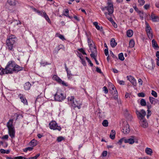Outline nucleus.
I'll return each mask as SVG.
<instances>
[{
    "label": "nucleus",
    "instance_id": "obj_14",
    "mask_svg": "<svg viewBox=\"0 0 159 159\" xmlns=\"http://www.w3.org/2000/svg\"><path fill=\"white\" fill-rule=\"evenodd\" d=\"M110 85L111 87L112 90H114V94H115L116 96L114 97V99H117L118 98V94L117 90H116L114 86L112 84H110Z\"/></svg>",
    "mask_w": 159,
    "mask_h": 159
},
{
    "label": "nucleus",
    "instance_id": "obj_56",
    "mask_svg": "<svg viewBox=\"0 0 159 159\" xmlns=\"http://www.w3.org/2000/svg\"><path fill=\"white\" fill-rule=\"evenodd\" d=\"M148 114L147 115V118H148L149 116L151 115V112L150 111V110H148Z\"/></svg>",
    "mask_w": 159,
    "mask_h": 159
},
{
    "label": "nucleus",
    "instance_id": "obj_23",
    "mask_svg": "<svg viewBox=\"0 0 159 159\" xmlns=\"http://www.w3.org/2000/svg\"><path fill=\"white\" fill-rule=\"evenodd\" d=\"M31 86V84L29 82H26L24 85V88L25 90H28L30 89Z\"/></svg>",
    "mask_w": 159,
    "mask_h": 159
},
{
    "label": "nucleus",
    "instance_id": "obj_45",
    "mask_svg": "<svg viewBox=\"0 0 159 159\" xmlns=\"http://www.w3.org/2000/svg\"><path fill=\"white\" fill-rule=\"evenodd\" d=\"M64 138L62 136H60L57 138V140L58 142H60L62 140H64Z\"/></svg>",
    "mask_w": 159,
    "mask_h": 159
},
{
    "label": "nucleus",
    "instance_id": "obj_41",
    "mask_svg": "<svg viewBox=\"0 0 159 159\" xmlns=\"http://www.w3.org/2000/svg\"><path fill=\"white\" fill-rule=\"evenodd\" d=\"M5 69H3L2 68H0V75H2L5 73H5Z\"/></svg>",
    "mask_w": 159,
    "mask_h": 159
},
{
    "label": "nucleus",
    "instance_id": "obj_51",
    "mask_svg": "<svg viewBox=\"0 0 159 159\" xmlns=\"http://www.w3.org/2000/svg\"><path fill=\"white\" fill-rule=\"evenodd\" d=\"M59 83L61 84L64 86H67V85L66 84V83L64 81H62L61 80V81H60V82H59Z\"/></svg>",
    "mask_w": 159,
    "mask_h": 159
},
{
    "label": "nucleus",
    "instance_id": "obj_32",
    "mask_svg": "<svg viewBox=\"0 0 159 159\" xmlns=\"http://www.w3.org/2000/svg\"><path fill=\"white\" fill-rule=\"evenodd\" d=\"M33 149V148L32 147H29L23 149V150L24 152H27L28 151H32Z\"/></svg>",
    "mask_w": 159,
    "mask_h": 159
},
{
    "label": "nucleus",
    "instance_id": "obj_62",
    "mask_svg": "<svg viewBox=\"0 0 159 159\" xmlns=\"http://www.w3.org/2000/svg\"><path fill=\"white\" fill-rule=\"evenodd\" d=\"M80 58L81 60L82 64L84 66H85L86 65L85 61L84 60H83V59L81 58V57H80Z\"/></svg>",
    "mask_w": 159,
    "mask_h": 159
},
{
    "label": "nucleus",
    "instance_id": "obj_9",
    "mask_svg": "<svg viewBox=\"0 0 159 159\" xmlns=\"http://www.w3.org/2000/svg\"><path fill=\"white\" fill-rule=\"evenodd\" d=\"M71 105L74 109L77 107L78 109H80L81 107V106L82 105V103L75 101V102H73Z\"/></svg>",
    "mask_w": 159,
    "mask_h": 159
},
{
    "label": "nucleus",
    "instance_id": "obj_48",
    "mask_svg": "<svg viewBox=\"0 0 159 159\" xmlns=\"http://www.w3.org/2000/svg\"><path fill=\"white\" fill-rule=\"evenodd\" d=\"M98 115L99 117L100 118H104V115H103V114H102L100 112H98Z\"/></svg>",
    "mask_w": 159,
    "mask_h": 159
},
{
    "label": "nucleus",
    "instance_id": "obj_61",
    "mask_svg": "<svg viewBox=\"0 0 159 159\" xmlns=\"http://www.w3.org/2000/svg\"><path fill=\"white\" fill-rule=\"evenodd\" d=\"M149 7H150V5H148V4H146L144 6V8L145 9H146V10L148 9L149 8Z\"/></svg>",
    "mask_w": 159,
    "mask_h": 159
},
{
    "label": "nucleus",
    "instance_id": "obj_1",
    "mask_svg": "<svg viewBox=\"0 0 159 159\" xmlns=\"http://www.w3.org/2000/svg\"><path fill=\"white\" fill-rule=\"evenodd\" d=\"M23 68L17 65L14 61L8 62L5 68L6 74L11 73L13 71H18L22 70Z\"/></svg>",
    "mask_w": 159,
    "mask_h": 159
},
{
    "label": "nucleus",
    "instance_id": "obj_38",
    "mask_svg": "<svg viewBox=\"0 0 159 159\" xmlns=\"http://www.w3.org/2000/svg\"><path fill=\"white\" fill-rule=\"evenodd\" d=\"M93 25L95 26L96 28L98 30H100V27L98 25V23L97 22H94L93 23Z\"/></svg>",
    "mask_w": 159,
    "mask_h": 159
},
{
    "label": "nucleus",
    "instance_id": "obj_8",
    "mask_svg": "<svg viewBox=\"0 0 159 159\" xmlns=\"http://www.w3.org/2000/svg\"><path fill=\"white\" fill-rule=\"evenodd\" d=\"M130 131L129 126L127 123H124L122 131L125 134H128Z\"/></svg>",
    "mask_w": 159,
    "mask_h": 159
},
{
    "label": "nucleus",
    "instance_id": "obj_20",
    "mask_svg": "<svg viewBox=\"0 0 159 159\" xmlns=\"http://www.w3.org/2000/svg\"><path fill=\"white\" fill-rule=\"evenodd\" d=\"M74 96H71L68 97L67 98L68 103L71 105L74 102Z\"/></svg>",
    "mask_w": 159,
    "mask_h": 159
},
{
    "label": "nucleus",
    "instance_id": "obj_10",
    "mask_svg": "<svg viewBox=\"0 0 159 159\" xmlns=\"http://www.w3.org/2000/svg\"><path fill=\"white\" fill-rule=\"evenodd\" d=\"M151 17L153 22H156L159 21V17L157 16L153 12L151 13Z\"/></svg>",
    "mask_w": 159,
    "mask_h": 159
},
{
    "label": "nucleus",
    "instance_id": "obj_7",
    "mask_svg": "<svg viewBox=\"0 0 159 159\" xmlns=\"http://www.w3.org/2000/svg\"><path fill=\"white\" fill-rule=\"evenodd\" d=\"M50 128L53 130H57L60 131L61 128L60 126H59L56 122L54 121H52L49 124Z\"/></svg>",
    "mask_w": 159,
    "mask_h": 159
},
{
    "label": "nucleus",
    "instance_id": "obj_55",
    "mask_svg": "<svg viewBox=\"0 0 159 159\" xmlns=\"http://www.w3.org/2000/svg\"><path fill=\"white\" fill-rule=\"evenodd\" d=\"M107 152L106 151H104L102 153V155L103 157H106L107 156Z\"/></svg>",
    "mask_w": 159,
    "mask_h": 159
},
{
    "label": "nucleus",
    "instance_id": "obj_16",
    "mask_svg": "<svg viewBox=\"0 0 159 159\" xmlns=\"http://www.w3.org/2000/svg\"><path fill=\"white\" fill-rule=\"evenodd\" d=\"M19 96L22 102H23L25 104L27 105V101L25 98H24L23 96L22 95L20 94L19 95Z\"/></svg>",
    "mask_w": 159,
    "mask_h": 159
},
{
    "label": "nucleus",
    "instance_id": "obj_57",
    "mask_svg": "<svg viewBox=\"0 0 159 159\" xmlns=\"http://www.w3.org/2000/svg\"><path fill=\"white\" fill-rule=\"evenodd\" d=\"M104 53L106 56H107L108 54V48L105 49L104 50Z\"/></svg>",
    "mask_w": 159,
    "mask_h": 159
},
{
    "label": "nucleus",
    "instance_id": "obj_54",
    "mask_svg": "<svg viewBox=\"0 0 159 159\" xmlns=\"http://www.w3.org/2000/svg\"><path fill=\"white\" fill-rule=\"evenodd\" d=\"M124 140H125V138L121 139L118 141V143H120L121 144L123 141L124 142Z\"/></svg>",
    "mask_w": 159,
    "mask_h": 159
},
{
    "label": "nucleus",
    "instance_id": "obj_36",
    "mask_svg": "<svg viewBox=\"0 0 159 159\" xmlns=\"http://www.w3.org/2000/svg\"><path fill=\"white\" fill-rule=\"evenodd\" d=\"M108 121L107 120H104L102 122V125L105 127H107L108 125Z\"/></svg>",
    "mask_w": 159,
    "mask_h": 159
},
{
    "label": "nucleus",
    "instance_id": "obj_42",
    "mask_svg": "<svg viewBox=\"0 0 159 159\" xmlns=\"http://www.w3.org/2000/svg\"><path fill=\"white\" fill-rule=\"evenodd\" d=\"M138 2L141 6H143L145 3V1L144 0H138Z\"/></svg>",
    "mask_w": 159,
    "mask_h": 159
},
{
    "label": "nucleus",
    "instance_id": "obj_4",
    "mask_svg": "<svg viewBox=\"0 0 159 159\" xmlns=\"http://www.w3.org/2000/svg\"><path fill=\"white\" fill-rule=\"evenodd\" d=\"M66 95L63 94L62 91L60 89L57 90L54 95V98L56 100L61 101L66 98Z\"/></svg>",
    "mask_w": 159,
    "mask_h": 159
},
{
    "label": "nucleus",
    "instance_id": "obj_40",
    "mask_svg": "<svg viewBox=\"0 0 159 159\" xmlns=\"http://www.w3.org/2000/svg\"><path fill=\"white\" fill-rule=\"evenodd\" d=\"M126 77L127 79L129 80L130 82L134 79V78L131 75L127 76Z\"/></svg>",
    "mask_w": 159,
    "mask_h": 159
},
{
    "label": "nucleus",
    "instance_id": "obj_63",
    "mask_svg": "<svg viewBox=\"0 0 159 159\" xmlns=\"http://www.w3.org/2000/svg\"><path fill=\"white\" fill-rule=\"evenodd\" d=\"M8 138V136L7 135H5L3 136L2 138V139H7Z\"/></svg>",
    "mask_w": 159,
    "mask_h": 159
},
{
    "label": "nucleus",
    "instance_id": "obj_31",
    "mask_svg": "<svg viewBox=\"0 0 159 159\" xmlns=\"http://www.w3.org/2000/svg\"><path fill=\"white\" fill-rule=\"evenodd\" d=\"M97 52H96V50H95L93 52V53H92L91 54H90V56L92 58H93L95 60V59H96V57H97Z\"/></svg>",
    "mask_w": 159,
    "mask_h": 159
},
{
    "label": "nucleus",
    "instance_id": "obj_37",
    "mask_svg": "<svg viewBox=\"0 0 159 159\" xmlns=\"http://www.w3.org/2000/svg\"><path fill=\"white\" fill-rule=\"evenodd\" d=\"M89 48L90 50L92 53H93V52L95 50H96V52H97V49L94 46L90 47Z\"/></svg>",
    "mask_w": 159,
    "mask_h": 159
},
{
    "label": "nucleus",
    "instance_id": "obj_17",
    "mask_svg": "<svg viewBox=\"0 0 159 159\" xmlns=\"http://www.w3.org/2000/svg\"><path fill=\"white\" fill-rule=\"evenodd\" d=\"M149 100L150 102L152 104L154 105H155L157 102H159V101L153 98L150 97Z\"/></svg>",
    "mask_w": 159,
    "mask_h": 159
},
{
    "label": "nucleus",
    "instance_id": "obj_34",
    "mask_svg": "<svg viewBox=\"0 0 159 159\" xmlns=\"http://www.w3.org/2000/svg\"><path fill=\"white\" fill-rule=\"evenodd\" d=\"M56 35L57 37H58L59 38L63 40H65L64 36L62 35L57 33L56 34Z\"/></svg>",
    "mask_w": 159,
    "mask_h": 159
},
{
    "label": "nucleus",
    "instance_id": "obj_33",
    "mask_svg": "<svg viewBox=\"0 0 159 159\" xmlns=\"http://www.w3.org/2000/svg\"><path fill=\"white\" fill-rule=\"evenodd\" d=\"M134 42L133 40H130L129 42V47L131 48L133 47L134 45Z\"/></svg>",
    "mask_w": 159,
    "mask_h": 159
},
{
    "label": "nucleus",
    "instance_id": "obj_47",
    "mask_svg": "<svg viewBox=\"0 0 159 159\" xmlns=\"http://www.w3.org/2000/svg\"><path fill=\"white\" fill-rule=\"evenodd\" d=\"M151 94L155 98L157 97V93L154 90L152 91Z\"/></svg>",
    "mask_w": 159,
    "mask_h": 159
},
{
    "label": "nucleus",
    "instance_id": "obj_12",
    "mask_svg": "<svg viewBox=\"0 0 159 159\" xmlns=\"http://www.w3.org/2000/svg\"><path fill=\"white\" fill-rule=\"evenodd\" d=\"M135 138L134 136H132L131 138L124 140L125 143H129V144H133L135 141Z\"/></svg>",
    "mask_w": 159,
    "mask_h": 159
},
{
    "label": "nucleus",
    "instance_id": "obj_2",
    "mask_svg": "<svg viewBox=\"0 0 159 159\" xmlns=\"http://www.w3.org/2000/svg\"><path fill=\"white\" fill-rule=\"evenodd\" d=\"M16 37L13 35H10L7 36L6 40V48L9 51H14L13 48L15 46L16 41Z\"/></svg>",
    "mask_w": 159,
    "mask_h": 159
},
{
    "label": "nucleus",
    "instance_id": "obj_22",
    "mask_svg": "<svg viewBox=\"0 0 159 159\" xmlns=\"http://www.w3.org/2000/svg\"><path fill=\"white\" fill-rule=\"evenodd\" d=\"M37 145V143L36 140L35 139H33L29 143V145L31 146L33 148V147Z\"/></svg>",
    "mask_w": 159,
    "mask_h": 159
},
{
    "label": "nucleus",
    "instance_id": "obj_39",
    "mask_svg": "<svg viewBox=\"0 0 159 159\" xmlns=\"http://www.w3.org/2000/svg\"><path fill=\"white\" fill-rule=\"evenodd\" d=\"M138 12L139 14L140 18L142 19H143V12L142 11H139Z\"/></svg>",
    "mask_w": 159,
    "mask_h": 159
},
{
    "label": "nucleus",
    "instance_id": "obj_19",
    "mask_svg": "<svg viewBox=\"0 0 159 159\" xmlns=\"http://www.w3.org/2000/svg\"><path fill=\"white\" fill-rule=\"evenodd\" d=\"M145 152L147 155L151 156L153 153V151L151 148H147L145 149Z\"/></svg>",
    "mask_w": 159,
    "mask_h": 159
},
{
    "label": "nucleus",
    "instance_id": "obj_21",
    "mask_svg": "<svg viewBox=\"0 0 159 159\" xmlns=\"http://www.w3.org/2000/svg\"><path fill=\"white\" fill-rule=\"evenodd\" d=\"M110 44L112 48H114L117 45V43L116 42L115 40L114 39H111L110 41Z\"/></svg>",
    "mask_w": 159,
    "mask_h": 159
},
{
    "label": "nucleus",
    "instance_id": "obj_27",
    "mask_svg": "<svg viewBox=\"0 0 159 159\" xmlns=\"http://www.w3.org/2000/svg\"><path fill=\"white\" fill-rule=\"evenodd\" d=\"M133 32L132 30H128L127 32V35L128 37H131L133 35Z\"/></svg>",
    "mask_w": 159,
    "mask_h": 159
},
{
    "label": "nucleus",
    "instance_id": "obj_30",
    "mask_svg": "<svg viewBox=\"0 0 159 159\" xmlns=\"http://www.w3.org/2000/svg\"><path fill=\"white\" fill-rule=\"evenodd\" d=\"M52 78L54 80L57 81L58 83H59L60 81H61V79L57 75H54Z\"/></svg>",
    "mask_w": 159,
    "mask_h": 159
},
{
    "label": "nucleus",
    "instance_id": "obj_13",
    "mask_svg": "<svg viewBox=\"0 0 159 159\" xmlns=\"http://www.w3.org/2000/svg\"><path fill=\"white\" fill-rule=\"evenodd\" d=\"M8 133L11 139L15 138V131L14 128L8 129Z\"/></svg>",
    "mask_w": 159,
    "mask_h": 159
},
{
    "label": "nucleus",
    "instance_id": "obj_52",
    "mask_svg": "<svg viewBox=\"0 0 159 159\" xmlns=\"http://www.w3.org/2000/svg\"><path fill=\"white\" fill-rule=\"evenodd\" d=\"M103 89L105 93H108V90L106 86H104L103 88Z\"/></svg>",
    "mask_w": 159,
    "mask_h": 159
},
{
    "label": "nucleus",
    "instance_id": "obj_59",
    "mask_svg": "<svg viewBox=\"0 0 159 159\" xmlns=\"http://www.w3.org/2000/svg\"><path fill=\"white\" fill-rule=\"evenodd\" d=\"M138 83L140 85H142L143 84V81L141 79H139L138 80Z\"/></svg>",
    "mask_w": 159,
    "mask_h": 159
},
{
    "label": "nucleus",
    "instance_id": "obj_18",
    "mask_svg": "<svg viewBox=\"0 0 159 159\" xmlns=\"http://www.w3.org/2000/svg\"><path fill=\"white\" fill-rule=\"evenodd\" d=\"M152 45L154 49L158 50L159 48V47L155 39H153L152 41Z\"/></svg>",
    "mask_w": 159,
    "mask_h": 159
},
{
    "label": "nucleus",
    "instance_id": "obj_50",
    "mask_svg": "<svg viewBox=\"0 0 159 159\" xmlns=\"http://www.w3.org/2000/svg\"><path fill=\"white\" fill-rule=\"evenodd\" d=\"M80 52H81L83 54L86 55V53L85 52L84 50L82 48L80 49L79 50Z\"/></svg>",
    "mask_w": 159,
    "mask_h": 159
},
{
    "label": "nucleus",
    "instance_id": "obj_43",
    "mask_svg": "<svg viewBox=\"0 0 159 159\" xmlns=\"http://www.w3.org/2000/svg\"><path fill=\"white\" fill-rule=\"evenodd\" d=\"M85 58H86V60L88 62L90 66H93V64L92 63L90 60L87 57H86Z\"/></svg>",
    "mask_w": 159,
    "mask_h": 159
},
{
    "label": "nucleus",
    "instance_id": "obj_44",
    "mask_svg": "<svg viewBox=\"0 0 159 159\" xmlns=\"http://www.w3.org/2000/svg\"><path fill=\"white\" fill-rule=\"evenodd\" d=\"M65 13L64 14L65 16L70 18L69 16V11L68 9H65Z\"/></svg>",
    "mask_w": 159,
    "mask_h": 159
},
{
    "label": "nucleus",
    "instance_id": "obj_5",
    "mask_svg": "<svg viewBox=\"0 0 159 159\" xmlns=\"http://www.w3.org/2000/svg\"><path fill=\"white\" fill-rule=\"evenodd\" d=\"M145 24L146 25L145 30L147 32V35L149 38L150 39H151L153 38V34L151 28L150 27L147 21H145Z\"/></svg>",
    "mask_w": 159,
    "mask_h": 159
},
{
    "label": "nucleus",
    "instance_id": "obj_46",
    "mask_svg": "<svg viewBox=\"0 0 159 159\" xmlns=\"http://www.w3.org/2000/svg\"><path fill=\"white\" fill-rule=\"evenodd\" d=\"M130 82L134 86H136V80L135 79V78H134V79H133Z\"/></svg>",
    "mask_w": 159,
    "mask_h": 159
},
{
    "label": "nucleus",
    "instance_id": "obj_15",
    "mask_svg": "<svg viewBox=\"0 0 159 159\" xmlns=\"http://www.w3.org/2000/svg\"><path fill=\"white\" fill-rule=\"evenodd\" d=\"M13 119H10L7 123V125L8 129L14 128V127L13 125Z\"/></svg>",
    "mask_w": 159,
    "mask_h": 159
},
{
    "label": "nucleus",
    "instance_id": "obj_6",
    "mask_svg": "<svg viewBox=\"0 0 159 159\" xmlns=\"http://www.w3.org/2000/svg\"><path fill=\"white\" fill-rule=\"evenodd\" d=\"M136 113L139 120L144 119V117L146 115V112L143 109L141 110L140 111L136 110Z\"/></svg>",
    "mask_w": 159,
    "mask_h": 159
},
{
    "label": "nucleus",
    "instance_id": "obj_60",
    "mask_svg": "<svg viewBox=\"0 0 159 159\" xmlns=\"http://www.w3.org/2000/svg\"><path fill=\"white\" fill-rule=\"evenodd\" d=\"M112 22V24L114 26V27L115 28H116L117 27V24L113 20V21H111Z\"/></svg>",
    "mask_w": 159,
    "mask_h": 159
},
{
    "label": "nucleus",
    "instance_id": "obj_11",
    "mask_svg": "<svg viewBox=\"0 0 159 159\" xmlns=\"http://www.w3.org/2000/svg\"><path fill=\"white\" fill-rule=\"evenodd\" d=\"M140 123L141 126L146 128L148 126V124L146 120L144 119L140 120Z\"/></svg>",
    "mask_w": 159,
    "mask_h": 159
},
{
    "label": "nucleus",
    "instance_id": "obj_26",
    "mask_svg": "<svg viewBox=\"0 0 159 159\" xmlns=\"http://www.w3.org/2000/svg\"><path fill=\"white\" fill-rule=\"evenodd\" d=\"M7 2L10 6H15L16 5L15 0H7Z\"/></svg>",
    "mask_w": 159,
    "mask_h": 159
},
{
    "label": "nucleus",
    "instance_id": "obj_64",
    "mask_svg": "<svg viewBox=\"0 0 159 159\" xmlns=\"http://www.w3.org/2000/svg\"><path fill=\"white\" fill-rule=\"evenodd\" d=\"M6 150L3 149H1L0 150V152L2 153H6Z\"/></svg>",
    "mask_w": 159,
    "mask_h": 159
},
{
    "label": "nucleus",
    "instance_id": "obj_53",
    "mask_svg": "<svg viewBox=\"0 0 159 159\" xmlns=\"http://www.w3.org/2000/svg\"><path fill=\"white\" fill-rule=\"evenodd\" d=\"M15 158L16 159H28L27 158L23 157L22 156L17 157Z\"/></svg>",
    "mask_w": 159,
    "mask_h": 159
},
{
    "label": "nucleus",
    "instance_id": "obj_25",
    "mask_svg": "<svg viewBox=\"0 0 159 159\" xmlns=\"http://www.w3.org/2000/svg\"><path fill=\"white\" fill-rule=\"evenodd\" d=\"M88 44H89V48H90V47H91L92 46H94L92 40L91 39H89V38H88Z\"/></svg>",
    "mask_w": 159,
    "mask_h": 159
},
{
    "label": "nucleus",
    "instance_id": "obj_28",
    "mask_svg": "<svg viewBox=\"0 0 159 159\" xmlns=\"http://www.w3.org/2000/svg\"><path fill=\"white\" fill-rule=\"evenodd\" d=\"M43 16L45 18L46 20H47V21L49 23H51V21L49 18V17L47 15L46 13L45 12H43Z\"/></svg>",
    "mask_w": 159,
    "mask_h": 159
},
{
    "label": "nucleus",
    "instance_id": "obj_29",
    "mask_svg": "<svg viewBox=\"0 0 159 159\" xmlns=\"http://www.w3.org/2000/svg\"><path fill=\"white\" fill-rule=\"evenodd\" d=\"M140 104L142 106H145L146 105V103L145 100L144 99H142L140 101Z\"/></svg>",
    "mask_w": 159,
    "mask_h": 159
},
{
    "label": "nucleus",
    "instance_id": "obj_3",
    "mask_svg": "<svg viewBox=\"0 0 159 159\" xmlns=\"http://www.w3.org/2000/svg\"><path fill=\"white\" fill-rule=\"evenodd\" d=\"M107 7H106L105 8H107V10L108 12H105V14L107 18L110 21H113L111 15L113 12V4L111 2H108Z\"/></svg>",
    "mask_w": 159,
    "mask_h": 159
},
{
    "label": "nucleus",
    "instance_id": "obj_58",
    "mask_svg": "<svg viewBox=\"0 0 159 159\" xmlns=\"http://www.w3.org/2000/svg\"><path fill=\"white\" fill-rule=\"evenodd\" d=\"M96 68V71L97 72L100 73H102L101 70L100 69H99L98 67H97Z\"/></svg>",
    "mask_w": 159,
    "mask_h": 159
},
{
    "label": "nucleus",
    "instance_id": "obj_49",
    "mask_svg": "<svg viewBox=\"0 0 159 159\" xmlns=\"http://www.w3.org/2000/svg\"><path fill=\"white\" fill-rule=\"evenodd\" d=\"M138 95L139 97H145V94L143 93H139L138 94Z\"/></svg>",
    "mask_w": 159,
    "mask_h": 159
},
{
    "label": "nucleus",
    "instance_id": "obj_35",
    "mask_svg": "<svg viewBox=\"0 0 159 159\" xmlns=\"http://www.w3.org/2000/svg\"><path fill=\"white\" fill-rule=\"evenodd\" d=\"M119 58L121 61H123L124 60V57L123 53H121L119 54Z\"/></svg>",
    "mask_w": 159,
    "mask_h": 159
},
{
    "label": "nucleus",
    "instance_id": "obj_24",
    "mask_svg": "<svg viewBox=\"0 0 159 159\" xmlns=\"http://www.w3.org/2000/svg\"><path fill=\"white\" fill-rule=\"evenodd\" d=\"M115 134L116 133L115 131L112 130L110 135V138L112 139H114L115 138Z\"/></svg>",
    "mask_w": 159,
    "mask_h": 159
}]
</instances>
